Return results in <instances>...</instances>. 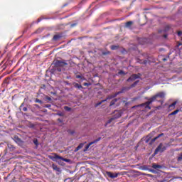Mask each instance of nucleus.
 Listing matches in <instances>:
<instances>
[{
  "instance_id": "c03bdc74",
  "label": "nucleus",
  "mask_w": 182,
  "mask_h": 182,
  "mask_svg": "<svg viewBox=\"0 0 182 182\" xmlns=\"http://www.w3.org/2000/svg\"><path fill=\"white\" fill-rule=\"evenodd\" d=\"M73 133H75V132H71V134H73Z\"/></svg>"
},
{
  "instance_id": "2eb2a0df",
  "label": "nucleus",
  "mask_w": 182,
  "mask_h": 182,
  "mask_svg": "<svg viewBox=\"0 0 182 182\" xmlns=\"http://www.w3.org/2000/svg\"><path fill=\"white\" fill-rule=\"evenodd\" d=\"M107 176L110 177V178H114V174L112 173V172H107Z\"/></svg>"
},
{
  "instance_id": "79ce46f5",
  "label": "nucleus",
  "mask_w": 182,
  "mask_h": 182,
  "mask_svg": "<svg viewBox=\"0 0 182 182\" xmlns=\"http://www.w3.org/2000/svg\"><path fill=\"white\" fill-rule=\"evenodd\" d=\"M150 171H151L152 173H154V170H150Z\"/></svg>"
},
{
  "instance_id": "49530a36",
  "label": "nucleus",
  "mask_w": 182,
  "mask_h": 182,
  "mask_svg": "<svg viewBox=\"0 0 182 182\" xmlns=\"http://www.w3.org/2000/svg\"><path fill=\"white\" fill-rule=\"evenodd\" d=\"M164 38H167V36H164Z\"/></svg>"
},
{
  "instance_id": "aec40b11",
  "label": "nucleus",
  "mask_w": 182,
  "mask_h": 182,
  "mask_svg": "<svg viewBox=\"0 0 182 182\" xmlns=\"http://www.w3.org/2000/svg\"><path fill=\"white\" fill-rule=\"evenodd\" d=\"M152 167H153V168H155V169L161 168V166L157 165V164H154L152 165Z\"/></svg>"
},
{
  "instance_id": "4be33fe9",
  "label": "nucleus",
  "mask_w": 182,
  "mask_h": 182,
  "mask_svg": "<svg viewBox=\"0 0 182 182\" xmlns=\"http://www.w3.org/2000/svg\"><path fill=\"white\" fill-rule=\"evenodd\" d=\"M15 139L16 143H18V144H21V143H22V140H21V139H19L18 136H15Z\"/></svg>"
},
{
  "instance_id": "39448f33",
  "label": "nucleus",
  "mask_w": 182,
  "mask_h": 182,
  "mask_svg": "<svg viewBox=\"0 0 182 182\" xmlns=\"http://www.w3.org/2000/svg\"><path fill=\"white\" fill-rule=\"evenodd\" d=\"M62 39V34L61 33H57L53 36L52 41L53 42H58V41H60Z\"/></svg>"
},
{
  "instance_id": "4c0bfd02",
  "label": "nucleus",
  "mask_w": 182,
  "mask_h": 182,
  "mask_svg": "<svg viewBox=\"0 0 182 182\" xmlns=\"http://www.w3.org/2000/svg\"><path fill=\"white\" fill-rule=\"evenodd\" d=\"M41 21H42V18H38L37 22L39 23Z\"/></svg>"
},
{
  "instance_id": "37998d69",
  "label": "nucleus",
  "mask_w": 182,
  "mask_h": 182,
  "mask_svg": "<svg viewBox=\"0 0 182 182\" xmlns=\"http://www.w3.org/2000/svg\"><path fill=\"white\" fill-rule=\"evenodd\" d=\"M114 177H117V173H115Z\"/></svg>"
},
{
  "instance_id": "7c9ffc66",
  "label": "nucleus",
  "mask_w": 182,
  "mask_h": 182,
  "mask_svg": "<svg viewBox=\"0 0 182 182\" xmlns=\"http://www.w3.org/2000/svg\"><path fill=\"white\" fill-rule=\"evenodd\" d=\"M114 105V100H112L110 102L109 106H113Z\"/></svg>"
},
{
  "instance_id": "f257e3e1",
  "label": "nucleus",
  "mask_w": 182,
  "mask_h": 182,
  "mask_svg": "<svg viewBox=\"0 0 182 182\" xmlns=\"http://www.w3.org/2000/svg\"><path fill=\"white\" fill-rule=\"evenodd\" d=\"M166 96V93L164 92H159L158 94H156V95H154V97H152L151 99L149 100V101H147L146 102L141 105L140 106H142L144 107H145V109H149V110H150V105H151V103H153V102H154V100H157V99H164V97Z\"/></svg>"
},
{
  "instance_id": "de8ad7c7",
  "label": "nucleus",
  "mask_w": 182,
  "mask_h": 182,
  "mask_svg": "<svg viewBox=\"0 0 182 182\" xmlns=\"http://www.w3.org/2000/svg\"><path fill=\"white\" fill-rule=\"evenodd\" d=\"M134 107H133V109H134Z\"/></svg>"
},
{
  "instance_id": "4468645a",
  "label": "nucleus",
  "mask_w": 182,
  "mask_h": 182,
  "mask_svg": "<svg viewBox=\"0 0 182 182\" xmlns=\"http://www.w3.org/2000/svg\"><path fill=\"white\" fill-rule=\"evenodd\" d=\"M133 25V21H128L126 23L125 26L126 28H130Z\"/></svg>"
},
{
  "instance_id": "a211bd4d",
  "label": "nucleus",
  "mask_w": 182,
  "mask_h": 182,
  "mask_svg": "<svg viewBox=\"0 0 182 182\" xmlns=\"http://www.w3.org/2000/svg\"><path fill=\"white\" fill-rule=\"evenodd\" d=\"M113 120H114V118H110L105 124V126H109V124H110V123H112Z\"/></svg>"
},
{
  "instance_id": "bb28decb",
  "label": "nucleus",
  "mask_w": 182,
  "mask_h": 182,
  "mask_svg": "<svg viewBox=\"0 0 182 182\" xmlns=\"http://www.w3.org/2000/svg\"><path fill=\"white\" fill-rule=\"evenodd\" d=\"M42 32V28H38L36 31L35 33H41Z\"/></svg>"
},
{
  "instance_id": "a18cd8bd",
  "label": "nucleus",
  "mask_w": 182,
  "mask_h": 182,
  "mask_svg": "<svg viewBox=\"0 0 182 182\" xmlns=\"http://www.w3.org/2000/svg\"><path fill=\"white\" fill-rule=\"evenodd\" d=\"M163 60H166V58H164Z\"/></svg>"
},
{
  "instance_id": "a878e982",
  "label": "nucleus",
  "mask_w": 182,
  "mask_h": 182,
  "mask_svg": "<svg viewBox=\"0 0 182 182\" xmlns=\"http://www.w3.org/2000/svg\"><path fill=\"white\" fill-rule=\"evenodd\" d=\"M33 141L35 145L39 146V142L38 141V139H33Z\"/></svg>"
},
{
  "instance_id": "c9c22d12",
  "label": "nucleus",
  "mask_w": 182,
  "mask_h": 182,
  "mask_svg": "<svg viewBox=\"0 0 182 182\" xmlns=\"http://www.w3.org/2000/svg\"><path fill=\"white\" fill-rule=\"evenodd\" d=\"M46 100H48V101H50V100H52V98H50V97H47Z\"/></svg>"
},
{
  "instance_id": "473e14b6",
  "label": "nucleus",
  "mask_w": 182,
  "mask_h": 182,
  "mask_svg": "<svg viewBox=\"0 0 182 182\" xmlns=\"http://www.w3.org/2000/svg\"><path fill=\"white\" fill-rule=\"evenodd\" d=\"M178 36H182V31L178 32Z\"/></svg>"
},
{
  "instance_id": "c85d7f7f",
  "label": "nucleus",
  "mask_w": 182,
  "mask_h": 182,
  "mask_svg": "<svg viewBox=\"0 0 182 182\" xmlns=\"http://www.w3.org/2000/svg\"><path fill=\"white\" fill-rule=\"evenodd\" d=\"M182 160V153L179 155V156L178 157V161H181Z\"/></svg>"
},
{
  "instance_id": "c756f323",
  "label": "nucleus",
  "mask_w": 182,
  "mask_h": 182,
  "mask_svg": "<svg viewBox=\"0 0 182 182\" xmlns=\"http://www.w3.org/2000/svg\"><path fill=\"white\" fill-rule=\"evenodd\" d=\"M76 79H83V77L82 75H77Z\"/></svg>"
},
{
  "instance_id": "dca6fc26",
  "label": "nucleus",
  "mask_w": 182,
  "mask_h": 182,
  "mask_svg": "<svg viewBox=\"0 0 182 182\" xmlns=\"http://www.w3.org/2000/svg\"><path fill=\"white\" fill-rule=\"evenodd\" d=\"M146 38H139V42H140V45H144V42H146Z\"/></svg>"
},
{
  "instance_id": "6ab92c4d",
  "label": "nucleus",
  "mask_w": 182,
  "mask_h": 182,
  "mask_svg": "<svg viewBox=\"0 0 182 182\" xmlns=\"http://www.w3.org/2000/svg\"><path fill=\"white\" fill-rule=\"evenodd\" d=\"M53 170H55V171H60V168H59V167L55 164H53Z\"/></svg>"
},
{
  "instance_id": "58836bf2",
  "label": "nucleus",
  "mask_w": 182,
  "mask_h": 182,
  "mask_svg": "<svg viewBox=\"0 0 182 182\" xmlns=\"http://www.w3.org/2000/svg\"><path fill=\"white\" fill-rule=\"evenodd\" d=\"M58 121L60 122V123H62V122H63L62 119H58Z\"/></svg>"
},
{
  "instance_id": "a19ab883",
  "label": "nucleus",
  "mask_w": 182,
  "mask_h": 182,
  "mask_svg": "<svg viewBox=\"0 0 182 182\" xmlns=\"http://www.w3.org/2000/svg\"><path fill=\"white\" fill-rule=\"evenodd\" d=\"M34 106L36 107H39V105H34Z\"/></svg>"
},
{
  "instance_id": "e433bc0d",
  "label": "nucleus",
  "mask_w": 182,
  "mask_h": 182,
  "mask_svg": "<svg viewBox=\"0 0 182 182\" xmlns=\"http://www.w3.org/2000/svg\"><path fill=\"white\" fill-rule=\"evenodd\" d=\"M119 75H123V73H124L123 71H119Z\"/></svg>"
},
{
  "instance_id": "423d86ee",
  "label": "nucleus",
  "mask_w": 182,
  "mask_h": 182,
  "mask_svg": "<svg viewBox=\"0 0 182 182\" xmlns=\"http://www.w3.org/2000/svg\"><path fill=\"white\" fill-rule=\"evenodd\" d=\"M100 140H102V138L99 137L98 139L94 140L93 141H91L89 144H87L85 147L86 150H87V149H89L90 146H92V144H95L96 143H97V141H100Z\"/></svg>"
},
{
  "instance_id": "20e7f679",
  "label": "nucleus",
  "mask_w": 182,
  "mask_h": 182,
  "mask_svg": "<svg viewBox=\"0 0 182 182\" xmlns=\"http://www.w3.org/2000/svg\"><path fill=\"white\" fill-rule=\"evenodd\" d=\"M114 97V95H110L107 97V99L100 101V102L95 104V107H97L102 105V103H105V102H107V100H112Z\"/></svg>"
},
{
  "instance_id": "b1692460",
  "label": "nucleus",
  "mask_w": 182,
  "mask_h": 182,
  "mask_svg": "<svg viewBox=\"0 0 182 182\" xmlns=\"http://www.w3.org/2000/svg\"><path fill=\"white\" fill-rule=\"evenodd\" d=\"M64 109L66 110V112H70L72 110V108H70L68 106H65V107H64Z\"/></svg>"
},
{
  "instance_id": "cd10ccee",
  "label": "nucleus",
  "mask_w": 182,
  "mask_h": 182,
  "mask_svg": "<svg viewBox=\"0 0 182 182\" xmlns=\"http://www.w3.org/2000/svg\"><path fill=\"white\" fill-rule=\"evenodd\" d=\"M44 107H46L47 109H50V107H52L51 105H44Z\"/></svg>"
},
{
  "instance_id": "72a5a7b5",
  "label": "nucleus",
  "mask_w": 182,
  "mask_h": 182,
  "mask_svg": "<svg viewBox=\"0 0 182 182\" xmlns=\"http://www.w3.org/2000/svg\"><path fill=\"white\" fill-rule=\"evenodd\" d=\"M138 83V81H136L132 85V87H134V86H136Z\"/></svg>"
},
{
  "instance_id": "9b49d317",
  "label": "nucleus",
  "mask_w": 182,
  "mask_h": 182,
  "mask_svg": "<svg viewBox=\"0 0 182 182\" xmlns=\"http://www.w3.org/2000/svg\"><path fill=\"white\" fill-rule=\"evenodd\" d=\"M24 105H25L24 103H22V104L21 105V106H20L21 110V109H22L23 112H28V107H23Z\"/></svg>"
},
{
  "instance_id": "f03ea898",
  "label": "nucleus",
  "mask_w": 182,
  "mask_h": 182,
  "mask_svg": "<svg viewBox=\"0 0 182 182\" xmlns=\"http://www.w3.org/2000/svg\"><path fill=\"white\" fill-rule=\"evenodd\" d=\"M53 63L54 65V69L57 72H63L65 70V66H68L66 60H55Z\"/></svg>"
},
{
  "instance_id": "f3484780",
  "label": "nucleus",
  "mask_w": 182,
  "mask_h": 182,
  "mask_svg": "<svg viewBox=\"0 0 182 182\" xmlns=\"http://www.w3.org/2000/svg\"><path fill=\"white\" fill-rule=\"evenodd\" d=\"M176 105H177V102H173L171 105H169V109H174V107H176Z\"/></svg>"
},
{
  "instance_id": "2f4dec72",
  "label": "nucleus",
  "mask_w": 182,
  "mask_h": 182,
  "mask_svg": "<svg viewBox=\"0 0 182 182\" xmlns=\"http://www.w3.org/2000/svg\"><path fill=\"white\" fill-rule=\"evenodd\" d=\"M83 86H90V83L84 82Z\"/></svg>"
},
{
  "instance_id": "7ed1b4c3",
  "label": "nucleus",
  "mask_w": 182,
  "mask_h": 182,
  "mask_svg": "<svg viewBox=\"0 0 182 182\" xmlns=\"http://www.w3.org/2000/svg\"><path fill=\"white\" fill-rule=\"evenodd\" d=\"M166 149V146H164L163 144H160L156 149L154 154H158V153H163Z\"/></svg>"
},
{
  "instance_id": "1a4fd4ad",
  "label": "nucleus",
  "mask_w": 182,
  "mask_h": 182,
  "mask_svg": "<svg viewBox=\"0 0 182 182\" xmlns=\"http://www.w3.org/2000/svg\"><path fill=\"white\" fill-rule=\"evenodd\" d=\"M54 158L56 159L57 160H63L64 161H68L67 159H63V157L60 156L59 155H58L56 154H55Z\"/></svg>"
},
{
  "instance_id": "f8f14e48",
  "label": "nucleus",
  "mask_w": 182,
  "mask_h": 182,
  "mask_svg": "<svg viewBox=\"0 0 182 182\" xmlns=\"http://www.w3.org/2000/svg\"><path fill=\"white\" fill-rule=\"evenodd\" d=\"M83 146H85V144L80 143L78 146L75 149V151H79L80 149H83Z\"/></svg>"
},
{
  "instance_id": "ddd939ff",
  "label": "nucleus",
  "mask_w": 182,
  "mask_h": 182,
  "mask_svg": "<svg viewBox=\"0 0 182 182\" xmlns=\"http://www.w3.org/2000/svg\"><path fill=\"white\" fill-rule=\"evenodd\" d=\"M102 56H106L107 55H110V53L108 50H103V51H102Z\"/></svg>"
},
{
  "instance_id": "393cba45",
  "label": "nucleus",
  "mask_w": 182,
  "mask_h": 182,
  "mask_svg": "<svg viewBox=\"0 0 182 182\" xmlns=\"http://www.w3.org/2000/svg\"><path fill=\"white\" fill-rule=\"evenodd\" d=\"M35 102L36 103H40L41 105H42V103H43L42 100H41L38 98L35 100Z\"/></svg>"
},
{
  "instance_id": "6e6552de",
  "label": "nucleus",
  "mask_w": 182,
  "mask_h": 182,
  "mask_svg": "<svg viewBox=\"0 0 182 182\" xmlns=\"http://www.w3.org/2000/svg\"><path fill=\"white\" fill-rule=\"evenodd\" d=\"M73 86L74 87H75L76 89H79L80 90L81 89H83V86H82V85H80L79 83L77 82H74L73 83Z\"/></svg>"
},
{
  "instance_id": "9d476101",
  "label": "nucleus",
  "mask_w": 182,
  "mask_h": 182,
  "mask_svg": "<svg viewBox=\"0 0 182 182\" xmlns=\"http://www.w3.org/2000/svg\"><path fill=\"white\" fill-rule=\"evenodd\" d=\"M161 136H164V134L161 133L159 135H158L157 136H156L155 138L151 139V143H154V141H156V140H157V139H160V137H161Z\"/></svg>"
},
{
  "instance_id": "f704fd0d",
  "label": "nucleus",
  "mask_w": 182,
  "mask_h": 182,
  "mask_svg": "<svg viewBox=\"0 0 182 182\" xmlns=\"http://www.w3.org/2000/svg\"><path fill=\"white\" fill-rule=\"evenodd\" d=\"M58 116L63 117V116H64V114H63V113L60 112V113H58Z\"/></svg>"
},
{
  "instance_id": "412c9836",
  "label": "nucleus",
  "mask_w": 182,
  "mask_h": 182,
  "mask_svg": "<svg viewBox=\"0 0 182 182\" xmlns=\"http://www.w3.org/2000/svg\"><path fill=\"white\" fill-rule=\"evenodd\" d=\"M178 112H180V109H176V110L173 111V112H171L170 114V116H174V114H177V113H178Z\"/></svg>"
},
{
  "instance_id": "ea45409f",
  "label": "nucleus",
  "mask_w": 182,
  "mask_h": 182,
  "mask_svg": "<svg viewBox=\"0 0 182 182\" xmlns=\"http://www.w3.org/2000/svg\"><path fill=\"white\" fill-rule=\"evenodd\" d=\"M112 50H114V46L111 47Z\"/></svg>"
},
{
  "instance_id": "5701e85b",
  "label": "nucleus",
  "mask_w": 182,
  "mask_h": 182,
  "mask_svg": "<svg viewBox=\"0 0 182 182\" xmlns=\"http://www.w3.org/2000/svg\"><path fill=\"white\" fill-rule=\"evenodd\" d=\"M115 114H118L117 116L115 115V119H117L122 116V114H120L118 111H115Z\"/></svg>"
},
{
  "instance_id": "0eeeda50",
  "label": "nucleus",
  "mask_w": 182,
  "mask_h": 182,
  "mask_svg": "<svg viewBox=\"0 0 182 182\" xmlns=\"http://www.w3.org/2000/svg\"><path fill=\"white\" fill-rule=\"evenodd\" d=\"M139 76L138 75L134 74L129 78H128L127 82H132V80H136L139 79Z\"/></svg>"
}]
</instances>
